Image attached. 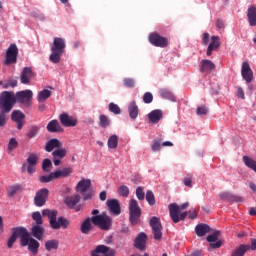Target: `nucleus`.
Listing matches in <instances>:
<instances>
[{
    "mask_svg": "<svg viewBox=\"0 0 256 256\" xmlns=\"http://www.w3.org/2000/svg\"><path fill=\"white\" fill-rule=\"evenodd\" d=\"M213 229L207 224H198L195 227V233L198 237H205L207 233H212Z\"/></svg>",
    "mask_w": 256,
    "mask_h": 256,
    "instance_id": "393cba45",
    "label": "nucleus"
},
{
    "mask_svg": "<svg viewBox=\"0 0 256 256\" xmlns=\"http://www.w3.org/2000/svg\"><path fill=\"white\" fill-rule=\"evenodd\" d=\"M16 97L15 93L11 91H3L0 94V111L1 113H11L15 107Z\"/></svg>",
    "mask_w": 256,
    "mask_h": 256,
    "instance_id": "7ed1b4c3",
    "label": "nucleus"
},
{
    "mask_svg": "<svg viewBox=\"0 0 256 256\" xmlns=\"http://www.w3.org/2000/svg\"><path fill=\"white\" fill-rule=\"evenodd\" d=\"M50 167H53V163L51 162V160L49 158L44 159L42 162L43 171L49 173V171H51V169H49Z\"/></svg>",
    "mask_w": 256,
    "mask_h": 256,
    "instance_id": "de8ad7c7",
    "label": "nucleus"
},
{
    "mask_svg": "<svg viewBox=\"0 0 256 256\" xmlns=\"http://www.w3.org/2000/svg\"><path fill=\"white\" fill-rule=\"evenodd\" d=\"M47 199H49V189L41 188L35 194L34 205L36 207H43L47 203Z\"/></svg>",
    "mask_w": 256,
    "mask_h": 256,
    "instance_id": "f8f14e48",
    "label": "nucleus"
},
{
    "mask_svg": "<svg viewBox=\"0 0 256 256\" xmlns=\"http://www.w3.org/2000/svg\"><path fill=\"white\" fill-rule=\"evenodd\" d=\"M128 113H129L130 119H132L133 121H135V119H137V117L139 116V106H137V102L132 101L129 104Z\"/></svg>",
    "mask_w": 256,
    "mask_h": 256,
    "instance_id": "2f4dec72",
    "label": "nucleus"
},
{
    "mask_svg": "<svg viewBox=\"0 0 256 256\" xmlns=\"http://www.w3.org/2000/svg\"><path fill=\"white\" fill-rule=\"evenodd\" d=\"M7 113L1 112L0 114V128L5 127L7 125Z\"/></svg>",
    "mask_w": 256,
    "mask_h": 256,
    "instance_id": "bf43d9fd",
    "label": "nucleus"
},
{
    "mask_svg": "<svg viewBox=\"0 0 256 256\" xmlns=\"http://www.w3.org/2000/svg\"><path fill=\"white\" fill-rule=\"evenodd\" d=\"M61 147H63V143H61V141H59L57 138H52L46 142L45 151L47 153H51L53 150L60 149Z\"/></svg>",
    "mask_w": 256,
    "mask_h": 256,
    "instance_id": "4be33fe9",
    "label": "nucleus"
},
{
    "mask_svg": "<svg viewBox=\"0 0 256 256\" xmlns=\"http://www.w3.org/2000/svg\"><path fill=\"white\" fill-rule=\"evenodd\" d=\"M21 247H28L30 253L37 255L39 253V247L41 244L35 238L31 237L27 228L22 231Z\"/></svg>",
    "mask_w": 256,
    "mask_h": 256,
    "instance_id": "39448f33",
    "label": "nucleus"
},
{
    "mask_svg": "<svg viewBox=\"0 0 256 256\" xmlns=\"http://www.w3.org/2000/svg\"><path fill=\"white\" fill-rule=\"evenodd\" d=\"M39 162V156L35 153H31L28 158H27V163H28V167H27V171L29 173V175H33V173H35V166L37 165V163Z\"/></svg>",
    "mask_w": 256,
    "mask_h": 256,
    "instance_id": "412c9836",
    "label": "nucleus"
},
{
    "mask_svg": "<svg viewBox=\"0 0 256 256\" xmlns=\"http://www.w3.org/2000/svg\"><path fill=\"white\" fill-rule=\"evenodd\" d=\"M67 44L65 43V39L56 37L53 40L51 45V54H50V61L51 63H60L61 62V55L65 53V48Z\"/></svg>",
    "mask_w": 256,
    "mask_h": 256,
    "instance_id": "f03ea898",
    "label": "nucleus"
},
{
    "mask_svg": "<svg viewBox=\"0 0 256 256\" xmlns=\"http://www.w3.org/2000/svg\"><path fill=\"white\" fill-rule=\"evenodd\" d=\"M81 201V196L78 194H74L72 196H68L65 198L64 202L69 207V209H75L77 203Z\"/></svg>",
    "mask_w": 256,
    "mask_h": 256,
    "instance_id": "c85d7f7f",
    "label": "nucleus"
},
{
    "mask_svg": "<svg viewBox=\"0 0 256 256\" xmlns=\"http://www.w3.org/2000/svg\"><path fill=\"white\" fill-rule=\"evenodd\" d=\"M118 193L119 195H121V197H129V187L125 185L120 186L118 189Z\"/></svg>",
    "mask_w": 256,
    "mask_h": 256,
    "instance_id": "603ef678",
    "label": "nucleus"
},
{
    "mask_svg": "<svg viewBox=\"0 0 256 256\" xmlns=\"http://www.w3.org/2000/svg\"><path fill=\"white\" fill-rule=\"evenodd\" d=\"M209 109H207V106H199L196 110L197 115H207Z\"/></svg>",
    "mask_w": 256,
    "mask_h": 256,
    "instance_id": "13d9d810",
    "label": "nucleus"
},
{
    "mask_svg": "<svg viewBox=\"0 0 256 256\" xmlns=\"http://www.w3.org/2000/svg\"><path fill=\"white\" fill-rule=\"evenodd\" d=\"M150 123L157 124L163 118V112L161 110H154L148 114Z\"/></svg>",
    "mask_w": 256,
    "mask_h": 256,
    "instance_id": "473e14b6",
    "label": "nucleus"
},
{
    "mask_svg": "<svg viewBox=\"0 0 256 256\" xmlns=\"http://www.w3.org/2000/svg\"><path fill=\"white\" fill-rule=\"evenodd\" d=\"M54 173L55 179H65L73 175V167H65L61 170H56Z\"/></svg>",
    "mask_w": 256,
    "mask_h": 256,
    "instance_id": "5701e85b",
    "label": "nucleus"
},
{
    "mask_svg": "<svg viewBox=\"0 0 256 256\" xmlns=\"http://www.w3.org/2000/svg\"><path fill=\"white\" fill-rule=\"evenodd\" d=\"M51 91L48 89H44L38 93V102L43 103V101H47L49 97H51Z\"/></svg>",
    "mask_w": 256,
    "mask_h": 256,
    "instance_id": "58836bf2",
    "label": "nucleus"
},
{
    "mask_svg": "<svg viewBox=\"0 0 256 256\" xmlns=\"http://www.w3.org/2000/svg\"><path fill=\"white\" fill-rule=\"evenodd\" d=\"M59 121L63 127H77L78 120L67 113H62L59 115Z\"/></svg>",
    "mask_w": 256,
    "mask_h": 256,
    "instance_id": "dca6fc26",
    "label": "nucleus"
},
{
    "mask_svg": "<svg viewBox=\"0 0 256 256\" xmlns=\"http://www.w3.org/2000/svg\"><path fill=\"white\" fill-rule=\"evenodd\" d=\"M202 43L204 45H209V33H204L203 34Z\"/></svg>",
    "mask_w": 256,
    "mask_h": 256,
    "instance_id": "e2e57ef3",
    "label": "nucleus"
},
{
    "mask_svg": "<svg viewBox=\"0 0 256 256\" xmlns=\"http://www.w3.org/2000/svg\"><path fill=\"white\" fill-rule=\"evenodd\" d=\"M33 77V70L30 67L23 69L20 75V81L23 85H29V80Z\"/></svg>",
    "mask_w": 256,
    "mask_h": 256,
    "instance_id": "bb28decb",
    "label": "nucleus"
},
{
    "mask_svg": "<svg viewBox=\"0 0 256 256\" xmlns=\"http://www.w3.org/2000/svg\"><path fill=\"white\" fill-rule=\"evenodd\" d=\"M220 45L221 44L219 43V36H212L211 43L208 45V48L206 51V55H208V57H211V55H213V51H217Z\"/></svg>",
    "mask_w": 256,
    "mask_h": 256,
    "instance_id": "b1692460",
    "label": "nucleus"
},
{
    "mask_svg": "<svg viewBox=\"0 0 256 256\" xmlns=\"http://www.w3.org/2000/svg\"><path fill=\"white\" fill-rule=\"evenodd\" d=\"M15 97L17 103H21L22 105H24V107H31V101L33 100V91H19L16 93Z\"/></svg>",
    "mask_w": 256,
    "mask_h": 256,
    "instance_id": "9b49d317",
    "label": "nucleus"
},
{
    "mask_svg": "<svg viewBox=\"0 0 256 256\" xmlns=\"http://www.w3.org/2000/svg\"><path fill=\"white\" fill-rule=\"evenodd\" d=\"M65 157H67V149L63 147L55 149L52 152V161L55 167H59V165H61V161H63Z\"/></svg>",
    "mask_w": 256,
    "mask_h": 256,
    "instance_id": "2eb2a0df",
    "label": "nucleus"
},
{
    "mask_svg": "<svg viewBox=\"0 0 256 256\" xmlns=\"http://www.w3.org/2000/svg\"><path fill=\"white\" fill-rule=\"evenodd\" d=\"M256 251V238L250 239L249 251Z\"/></svg>",
    "mask_w": 256,
    "mask_h": 256,
    "instance_id": "680f3d73",
    "label": "nucleus"
},
{
    "mask_svg": "<svg viewBox=\"0 0 256 256\" xmlns=\"http://www.w3.org/2000/svg\"><path fill=\"white\" fill-rule=\"evenodd\" d=\"M46 129L49 131V133H61V131H63V128L57 119L51 120L47 124Z\"/></svg>",
    "mask_w": 256,
    "mask_h": 256,
    "instance_id": "cd10ccee",
    "label": "nucleus"
},
{
    "mask_svg": "<svg viewBox=\"0 0 256 256\" xmlns=\"http://www.w3.org/2000/svg\"><path fill=\"white\" fill-rule=\"evenodd\" d=\"M42 215L43 217H48L51 229H54L56 231L61 229V227L62 229H67V227H69V225L71 224V222H69V220L63 216L57 219V210L44 209L42 211Z\"/></svg>",
    "mask_w": 256,
    "mask_h": 256,
    "instance_id": "f257e3e1",
    "label": "nucleus"
},
{
    "mask_svg": "<svg viewBox=\"0 0 256 256\" xmlns=\"http://www.w3.org/2000/svg\"><path fill=\"white\" fill-rule=\"evenodd\" d=\"M146 201L149 205H155V195L151 190H148L146 193Z\"/></svg>",
    "mask_w": 256,
    "mask_h": 256,
    "instance_id": "3c124183",
    "label": "nucleus"
},
{
    "mask_svg": "<svg viewBox=\"0 0 256 256\" xmlns=\"http://www.w3.org/2000/svg\"><path fill=\"white\" fill-rule=\"evenodd\" d=\"M213 69H215V64L211 60L204 59L200 62L201 73L209 74L211 71H213Z\"/></svg>",
    "mask_w": 256,
    "mask_h": 256,
    "instance_id": "a878e982",
    "label": "nucleus"
},
{
    "mask_svg": "<svg viewBox=\"0 0 256 256\" xmlns=\"http://www.w3.org/2000/svg\"><path fill=\"white\" fill-rule=\"evenodd\" d=\"M18 55H19V48L17 47V44L15 43L10 44L5 53V59L3 61V65H6V66L15 65V63H17Z\"/></svg>",
    "mask_w": 256,
    "mask_h": 256,
    "instance_id": "1a4fd4ad",
    "label": "nucleus"
},
{
    "mask_svg": "<svg viewBox=\"0 0 256 256\" xmlns=\"http://www.w3.org/2000/svg\"><path fill=\"white\" fill-rule=\"evenodd\" d=\"M91 222H93V220H91V218L88 217L81 224L80 231H81V233H83V235H89V232L91 231V227H92Z\"/></svg>",
    "mask_w": 256,
    "mask_h": 256,
    "instance_id": "72a5a7b5",
    "label": "nucleus"
},
{
    "mask_svg": "<svg viewBox=\"0 0 256 256\" xmlns=\"http://www.w3.org/2000/svg\"><path fill=\"white\" fill-rule=\"evenodd\" d=\"M241 75L246 83H251V81H253V70H251L249 62H243Z\"/></svg>",
    "mask_w": 256,
    "mask_h": 256,
    "instance_id": "6ab92c4d",
    "label": "nucleus"
},
{
    "mask_svg": "<svg viewBox=\"0 0 256 256\" xmlns=\"http://www.w3.org/2000/svg\"><path fill=\"white\" fill-rule=\"evenodd\" d=\"M143 101L144 103H146L147 105H149V103H153V94L151 92H146L143 95Z\"/></svg>",
    "mask_w": 256,
    "mask_h": 256,
    "instance_id": "6e6d98bb",
    "label": "nucleus"
},
{
    "mask_svg": "<svg viewBox=\"0 0 256 256\" xmlns=\"http://www.w3.org/2000/svg\"><path fill=\"white\" fill-rule=\"evenodd\" d=\"M32 219L35 221L36 225H43V216H41V212H34L32 214Z\"/></svg>",
    "mask_w": 256,
    "mask_h": 256,
    "instance_id": "c03bdc74",
    "label": "nucleus"
},
{
    "mask_svg": "<svg viewBox=\"0 0 256 256\" xmlns=\"http://www.w3.org/2000/svg\"><path fill=\"white\" fill-rule=\"evenodd\" d=\"M146 245H147V234H145L144 232H141L135 238L134 246L136 247V249H139V251H145Z\"/></svg>",
    "mask_w": 256,
    "mask_h": 256,
    "instance_id": "aec40b11",
    "label": "nucleus"
},
{
    "mask_svg": "<svg viewBox=\"0 0 256 256\" xmlns=\"http://www.w3.org/2000/svg\"><path fill=\"white\" fill-rule=\"evenodd\" d=\"M106 205L111 215H121V204H119V200L108 199Z\"/></svg>",
    "mask_w": 256,
    "mask_h": 256,
    "instance_id": "f3484780",
    "label": "nucleus"
},
{
    "mask_svg": "<svg viewBox=\"0 0 256 256\" xmlns=\"http://www.w3.org/2000/svg\"><path fill=\"white\" fill-rule=\"evenodd\" d=\"M117 145H119V137L117 135L110 136L108 139L109 149H117Z\"/></svg>",
    "mask_w": 256,
    "mask_h": 256,
    "instance_id": "ea45409f",
    "label": "nucleus"
},
{
    "mask_svg": "<svg viewBox=\"0 0 256 256\" xmlns=\"http://www.w3.org/2000/svg\"><path fill=\"white\" fill-rule=\"evenodd\" d=\"M247 19L250 27H256V7L253 5L247 10Z\"/></svg>",
    "mask_w": 256,
    "mask_h": 256,
    "instance_id": "c756f323",
    "label": "nucleus"
},
{
    "mask_svg": "<svg viewBox=\"0 0 256 256\" xmlns=\"http://www.w3.org/2000/svg\"><path fill=\"white\" fill-rule=\"evenodd\" d=\"M100 119V127H109V125H111V120H109V117H107L106 115H100L99 117Z\"/></svg>",
    "mask_w": 256,
    "mask_h": 256,
    "instance_id": "49530a36",
    "label": "nucleus"
},
{
    "mask_svg": "<svg viewBox=\"0 0 256 256\" xmlns=\"http://www.w3.org/2000/svg\"><path fill=\"white\" fill-rule=\"evenodd\" d=\"M109 246L106 245H98L92 252L91 256H101L105 255V253H108ZM101 254V255H100Z\"/></svg>",
    "mask_w": 256,
    "mask_h": 256,
    "instance_id": "f704fd0d",
    "label": "nucleus"
},
{
    "mask_svg": "<svg viewBox=\"0 0 256 256\" xmlns=\"http://www.w3.org/2000/svg\"><path fill=\"white\" fill-rule=\"evenodd\" d=\"M32 236H34L35 239H38V241L43 240V234L45 233V228L41 225H34L31 228Z\"/></svg>",
    "mask_w": 256,
    "mask_h": 256,
    "instance_id": "7c9ffc66",
    "label": "nucleus"
},
{
    "mask_svg": "<svg viewBox=\"0 0 256 256\" xmlns=\"http://www.w3.org/2000/svg\"><path fill=\"white\" fill-rule=\"evenodd\" d=\"M123 85H124V87H128L130 89H133V87H135V79H133V78H125L123 80Z\"/></svg>",
    "mask_w": 256,
    "mask_h": 256,
    "instance_id": "864d4df0",
    "label": "nucleus"
},
{
    "mask_svg": "<svg viewBox=\"0 0 256 256\" xmlns=\"http://www.w3.org/2000/svg\"><path fill=\"white\" fill-rule=\"evenodd\" d=\"M231 200L235 201L236 203H243V197H241V196L233 195V196H231Z\"/></svg>",
    "mask_w": 256,
    "mask_h": 256,
    "instance_id": "0e129e2a",
    "label": "nucleus"
},
{
    "mask_svg": "<svg viewBox=\"0 0 256 256\" xmlns=\"http://www.w3.org/2000/svg\"><path fill=\"white\" fill-rule=\"evenodd\" d=\"M17 147H19V143L15 138H11L8 144V152L12 153L13 150L17 149Z\"/></svg>",
    "mask_w": 256,
    "mask_h": 256,
    "instance_id": "8fccbe9b",
    "label": "nucleus"
},
{
    "mask_svg": "<svg viewBox=\"0 0 256 256\" xmlns=\"http://www.w3.org/2000/svg\"><path fill=\"white\" fill-rule=\"evenodd\" d=\"M93 225L99 227L101 231H109L113 227V219L107 214H100L91 217Z\"/></svg>",
    "mask_w": 256,
    "mask_h": 256,
    "instance_id": "6e6552de",
    "label": "nucleus"
},
{
    "mask_svg": "<svg viewBox=\"0 0 256 256\" xmlns=\"http://www.w3.org/2000/svg\"><path fill=\"white\" fill-rule=\"evenodd\" d=\"M219 235H221V231L216 230L213 232V234L208 235L206 240L208 241V243H215L218 241Z\"/></svg>",
    "mask_w": 256,
    "mask_h": 256,
    "instance_id": "79ce46f5",
    "label": "nucleus"
},
{
    "mask_svg": "<svg viewBox=\"0 0 256 256\" xmlns=\"http://www.w3.org/2000/svg\"><path fill=\"white\" fill-rule=\"evenodd\" d=\"M129 222L132 225V227H135V225H139L141 223V215L143 211L141 210V207H139V203L135 199H131L129 202Z\"/></svg>",
    "mask_w": 256,
    "mask_h": 256,
    "instance_id": "423d86ee",
    "label": "nucleus"
},
{
    "mask_svg": "<svg viewBox=\"0 0 256 256\" xmlns=\"http://www.w3.org/2000/svg\"><path fill=\"white\" fill-rule=\"evenodd\" d=\"M23 231H25V227H14V228H12V235L8 239V242H7L8 249H13V245L17 241V237H20V245H21V240H22V237H23Z\"/></svg>",
    "mask_w": 256,
    "mask_h": 256,
    "instance_id": "4468645a",
    "label": "nucleus"
},
{
    "mask_svg": "<svg viewBox=\"0 0 256 256\" xmlns=\"http://www.w3.org/2000/svg\"><path fill=\"white\" fill-rule=\"evenodd\" d=\"M45 249L46 251H57V249H59V240H48L45 243Z\"/></svg>",
    "mask_w": 256,
    "mask_h": 256,
    "instance_id": "c9c22d12",
    "label": "nucleus"
},
{
    "mask_svg": "<svg viewBox=\"0 0 256 256\" xmlns=\"http://www.w3.org/2000/svg\"><path fill=\"white\" fill-rule=\"evenodd\" d=\"M75 189L77 193L82 195L84 201H90V199H93L95 195L93 189H91V179L80 180Z\"/></svg>",
    "mask_w": 256,
    "mask_h": 256,
    "instance_id": "0eeeda50",
    "label": "nucleus"
},
{
    "mask_svg": "<svg viewBox=\"0 0 256 256\" xmlns=\"http://www.w3.org/2000/svg\"><path fill=\"white\" fill-rule=\"evenodd\" d=\"M149 225L152 229V235L155 241H161L163 238V225H161V220L157 216H153L149 221Z\"/></svg>",
    "mask_w": 256,
    "mask_h": 256,
    "instance_id": "9d476101",
    "label": "nucleus"
},
{
    "mask_svg": "<svg viewBox=\"0 0 256 256\" xmlns=\"http://www.w3.org/2000/svg\"><path fill=\"white\" fill-rule=\"evenodd\" d=\"M161 149V140H153L151 150L155 153Z\"/></svg>",
    "mask_w": 256,
    "mask_h": 256,
    "instance_id": "5fc2aeb1",
    "label": "nucleus"
},
{
    "mask_svg": "<svg viewBox=\"0 0 256 256\" xmlns=\"http://www.w3.org/2000/svg\"><path fill=\"white\" fill-rule=\"evenodd\" d=\"M222 245H223V241L221 240H218L216 242H211L209 251H211V249H219Z\"/></svg>",
    "mask_w": 256,
    "mask_h": 256,
    "instance_id": "052dcab7",
    "label": "nucleus"
},
{
    "mask_svg": "<svg viewBox=\"0 0 256 256\" xmlns=\"http://www.w3.org/2000/svg\"><path fill=\"white\" fill-rule=\"evenodd\" d=\"M136 197L139 201H143V199H145V192H143V187L139 186L136 189Z\"/></svg>",
    "mask_w": 256,
    "mask_h": 256,
    "instance_id": "4d7b16f0",
    "label": "nucleus"
},
{
    "mask_svg": "<svg viewBox=\"0 0 256 256\" xmlns=\"http://www.w3.org/2000/svg\"><path fill=\"white\" fill-rule=\"evenodd\" d=\"M19 191H23V187L21 186V184H15L13 186H10L7 191L8 197H15V195H17Z\"/></svg>",
    "mask_w": 256,
    "mask_h": 256,
    "instance_id": "4c0bfd02",
    "label": "nucleus"
},
{
    "mask_svg": "<svg viewBox=\"0 0 256 256\" xmlns=\"http://www.w3.org/2000/svg\"><path fill=\"white\" fill-rule=\"evenodd\" d=\"M9 87H17V79L9 78L7 82L3 84V89H9Z\"/></svg>",
    "mask_w": 256,
    "mask_h": 256,
    "instance_id": "09e8293b",
    "label": "nucleus"
},
{
    "mask_svg": "<svg viewBox=\"0 0 256 256\" xmlns=\"http://www.w3.org/2000/svg\"><path fill=\"white\" fill-rule=\"evenodd\" d=\"M188 207L189 203H184L181 206L177 205V203L169 204V215L173 223H179V221H185V219H187V212L181 213V211H183V209H187Z\"/></svg>",
    "mask_w": 256,
    "mask_h": 256,
    "instance_id": "20e7f679",
    "label": "nucleus"
},
{
    "mask_svg": "<svg viewBox=\"0 0 256 256\" xmlns=\"http://www.w3.org/2000/svg\"><path fill=\"white\" fill-rule=\"evenodd\" d=\"M109 111L110 113H113L114 115H121V108L119 107V105L111 102L109 104Z\"/></svg>",
    "mask_w": 256,
    "mask_h": 256,
    "instance_id": "a18cd8bd",
    "label": "nucleus"
},
{
    "mask_svg": "<svg viewBox=\"0 0 256 256\" xmlns=\"http://www.w3.org/2000/svg\"><path fill=\"white\" fill-rule=\"evenodd\" d=\"M39 133V127L32 126L28 132L26 133V136L28 139H33V137H37V134Z\"/></svg>",
    "mask_w": 256,
    "mask_h": 256,
    "instance_id": "37998d69",
    "label": "nucleus"
},
{
    "mask_svg": "<svg viewBox=\"0 0 256 256\" xmlns=\"http://www.w3.org/2000/svg\"><path fill=\"white\" fill-rule=\"evenodd\" d=\"M193 180L191 178H184V185L186 187H193Z\"/></svg>",
    "mask_w": 256,
    "mask_h": 256,
    "instance_id": "338daca9",
    "label": "nucleus"
},
{
    "mask_svg": "<svg viewBox=\"0 0 256 256\" xmlns=\"http://www.w3.org/2000/svg\"><path fill=\"white\" fill-rule=\"evenodd\" d=\"M148 39L151 45H154V47H161L163 49L167 47V45H169V40L167 39V37H163L157 32L151 33Z\"/></svg>",
    "mask_w": 256,
    "mask_h": 256,
    "instance_id": "ddd939ff",
    "label": "nucleus"
},
{
    "mask_svg": "<svg viewBox=\"0 0 256 256\" xmlns=\"http://www.w3.org/2000/svg\"><path fill=\"white\" fill-rule=\"evenodd\" d=\"M159 93H160V97H162L163 99H168V101H173V102L176 101V98H175V95H173V92L165 88L160 89Z\"/></svg>",
    "mask_w": 256,
    "mask_h": 256,
    "instance_id": "e433bc0d",
    "label": "nucleus"
},
{
    "mask_svg": "<svg viewBox=\"0 0 256 256\" xmlns=\"http://www.w3.org/2000/svg\"><path fill=\"white\" fill-rule=\"evenodd\" d=\"M11 119L15 123H17V129H23V125H25V115L20 110H14L11 114Z\"/></svg>",
    "mask_w": 256,
    "mask_h": 256,
    "instance_id": "a211bd4d",
    "label": "nucleus"
},
{
    "mask_svg": "<svg viewBox=\"0 0 256 256\" xmlns=\"http://www.w3.org/2000/svg\"><path fill=\"white\" fill-rule=\"evenodd\" d=\"M237 93L240 99H245V91H243V88L239 87Z\"/></svg>",
    "mask_w": 256,
    "mask_h": 256,
    "instance_id": "774afa93",
    "label": "nucleus"
},
{
    "mask_svg": "<svg viewBox=\"0 0 256 256\" xmlns=\"http://www.w3.org/2000/svg\"><path fill=\"white\" fill-rule=\"evenodd\" d=\"M216 27H218V29H225V23L223 22V20L217 19Z\"/></svg>",
    "mask_w": 256,
    "mask_h": 256,
    "instance_id": "69168bd1",
    "label": "nucleus"
},
{
    "mask_svg": "<svg viewBox=\"0 0 256 256\" xmlns=\"http://www.w3.org/2000/svg\"><path fill=\"white\" fill-rule=\"evenodd\" d=\"M55 174L51 172L49 175L41 176L39 178L40 183H51V181H55Z\"/></svg>",
    "mask_w": 256,
    "mask_h": 256,
    "instance_id": "a19ab883",
    "label": "nucleus"
}]
</instances>
